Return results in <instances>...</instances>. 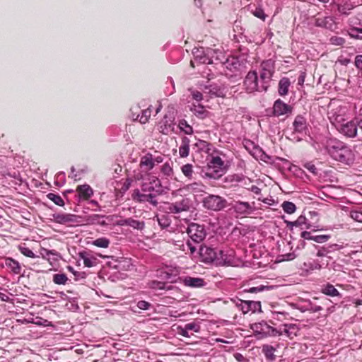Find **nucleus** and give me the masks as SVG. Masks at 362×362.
<instances>
[{"instance_id":"7c9ffc66","label":"nucleus","mask_w":362,"mask_h":362,"mask_svg":"<svg viewBox=\"0 0 362 362\" xmlns=\"http://www.w3.org/2000/svg\"><path fill=\"white\" fill-rule=\"evenodd\" d=\"M282 334H285L288 337L292 338L293 335H296V325L293 324H284L281 327Z\"/></svg>"},{"instance_id":"603ef678","label":"nucleus","mask_w":362,"mask_h":362,"mask_svg":"<svg viewBox=\"0 0 362 362\" xmlns=\"http://www.w3.org/2000/svg\"><path fill=\"white\" fill-rule=\"evenodd\" d=\"M165 283L159 281H152L149 283V286L153 289L162 290L165 289Z\"/></svg>"},{"instance_id":"864d4df0","label":"nucleus","mask_w":362,"mask_h":362,"mask_svg":"<svg viewBox=\"0 0 362 362\" xmlns=\"http://www.w3.org/2000/svg\"><path fill=\"white\" fill-rule=\"evenodd\" d=\"M270 288H271L270 286H266L260 285V286H258L250 288L247 290V292L254 293H257V292H262V291H264L265 290H269Z\"/></svg>"},{"instance_id":"c756f323","label":"nucleus","mask_w":362,"mask_h":362,"mask_svg":"<svg viewBox=\"0 0 362 362\" xmlns=\"http://www.w3.org/2000/svg\"><path fill=\"white\" fill-rule=\"evenodd\" d=\"M329 118L330 122L337 127L338 124H340L342 122H345V119L343 115L340 113H338L337 110H331L329 112Z\"/></svg>"},{"instance_id":"e2e57ef3","label":"nucleus","mask_w":362,"mask_h":362,"mask_svg":"<svg viewBox=\"0 0 362 362\" xmlns=\"http://www.w3.org/2000/svg\"><path fill=\"white\" fill-rule=\"evenodd\" d=\"M151 304L145 300H140L137 303V307L141 310H148Z\"/></svg>"},{"instance_id":"bf43d9fd","label":"nucleus","mask_w":362,"mask_h":362,"mask_svg":"<svg viewBox=\"0 0 362 362\" xmlns=\"http://www.w3.org/2000/svg\"><path fill=\"white\" fill-rule=\"evenodd\" d=\"M330 41H331L332 44L336 45H341L345 42L344 38H342L341 37H337V36L332 37L330 38Z\"/></svg>"},{"instance_id":"338daca9","label":"nucleus","mask_w":362,"mask_h":362,"mask_svg":"<svg viewBox=\"0 0 362 362\" xmlns=\"http://www.w3.org/2000/svg\"><path fill=\"white\" fill-rule=\"evenodd\" d=\"M296 257V255L294 252L286 253L282 255L283 261H289L295 259Z\"/></svg>"},{"instance_id":"c03bdc74","label":"nucleus","mask_w":362,"mask_h":362,"mask_svg":"<svg viewBox=\"0 0 362 362\" xmlns=\"http://www.w3.org/2000/svg\"><path fill=\"white\" fill-rule=\"evenodd\" d=\"M47 197L49 200L52 201L55 204L58 206H63L64 205V200L59 194L49 193Z\"/></svg>"},{"instance_id":"774afa93","label":"nucleus","mask_w":362,"mask_h":362,"mask_svg":"<svg viewBox=\"0 0 362 362\" xmlns=\"http://www.w3.org/2000/svg\"><path fill=\"white\" fill-rule=\"evenodd\" d=\"M355 65L358 69L362 70V55L356 56L355 59Z\"/></svg>"},{"instance_id":"37998d69","label":"nucleus","mask_w":362,"mask_h":362,"mask_svg":"<svg viewBox=\"0 0 362 362\" xmlns=\"http://www.w3.org/2000/svg\"><path fill=\"white\" fill-rule=\"evenodd\" d=\"M68 281V278L65 274H55L53 276V281L58 285H64Z\"/></svg>"},{"instance_id":"20e7f679","label":"nucleus","mask_w":362,"mask_h":362,"mask_svg":"<svg viewBox=\"0 0 362 362\" xmlns=\"http://www.w3.org/2000/svg\"><path fill=\"white\" fill-rule=\"evenodd\" d=\"M243 86L248 93L266 92L269 88L267 84L263 83L256 71H250L247 73Z\"/></svg>"},{"instance_id":"5701e85b","label":"nucleus","mask_w":362,"mask_h":362,"mask_svg":"<svg viewBox=\"0 0 362 362\" xmlns=\"http://www.w3.org/2000/svg\"><path fill=\"white\" fill-rule=\"evenodd\" d=\"M79 257L83 260V264L87 267H94L98 263L97 258L88 254L86 252H80Z\"/></svg>"},{"instance_id":"39448f33","label":"nucleus","mask_w":362,"mask_h":362,"mask_svg":"<svg viewBox=\"0 0 362 362\" xmlns=\"http://www.w3.org/2000/svg\"><path fill=\"white\" fill-rule=\"evenodd\" d=\"M199 255L202 258V262L209 263V262H213L214 261H219V262H223L224 264H229L230 261L227 260L226 258H224L223 256L225 255L223 254V252L222 250H218V252L210 247L204 245L201 246L199 248Z\"/></svg>"},{"instance_id":"4c0bfd02","label":"nucleus","mask_w":362,"mask_h":362,"mask_svg":"<svg viewBox=\"0 0 362 362\" xmlns=\"http://www.w3.org/2000/svg\"><path fill=\"white\" fill-rule=\"evenodd\" d=\"M296 308L299 309L301 312H305L308 310L313 313H317L322 310V308L321 306L313 305L310 301L308 302V304L306 305Z\"/></svg>"},{"instance_id":"ddd939ff","label":"nucleus","mask_w":362,"mask_h":362,"mask_svg":"<svg viewBox=\"0 0 362 362\" xmlns=\"http://www.w3.org/2000/svg\"><path fill=\"white\" fill-rule=\"evenodd\" d=\"M235 305L244 314L250 311L255 313L261 310V303L259 301L242 300L238 299L235 302Z\"/></svg>"},{"instance_id":"5fc2aeb1","label":"nucleus","mask_w":362,"mask_h":362,"mask_svg":"<svg viewBox=\"0 0 362 362\" xmlns=\"http://www.w3.org/2000/svg\"><path fill=\"white\" fill-rule=\"evenodd\" d=\"M330 238V235H314L313 240H314L316 243H322L326 241H327Z\"/></svg>"},{"instance_id":"0e129e2a","label":"nucleus","mask_w":362,"mask_h":362,"mask_svg":"<svg viewBox=\"0 0 362 362\" xmlns=\"http://www.w3.org/2000/svg\"><path fill=\"white\" fill-rule=\"evenodd\" d=\"M343 247H344V246L342 245H339V244H332V245H329L327 247L329 253L334 252L335 250H339L342 249Z\"/></svg>"},{"instance_id":"f257e3e1","label":"nucleus","mask_w":362,"mask_h":362,"mask_svg":"<svg viewBox=\"0 0 362 362\" xmlns=\"http://www.w3.org/2000/svg\"><path fill=\"white\" fill-rule=\"evenodd\" d=\"M328 151L334 160L341 163L349 165L354 160V154L351 149L339 141H331Z\"/></svg>"},{"instance_id":"09e8293b","label":"nucleus","mask_w":362,"mask_h":362,"mask_svg":"<svg viewBox=\"0 0 362 362\" xmlns=\"http://www.w3.org/2000/svg\"><path fill=\"white\" fill-rule=\"evenodd\" d=\"M349 35L354 38L362 39V28H352Z\"/></svg>"},{"instance_id":"f704fd0d","label":"nucleus","mask_w":362,"mask_h":362,"mask_svg":"<svg viewBox=\"0 0 362 362\" xmlns=\"http://www.w3.org/2000/svg\"><path fill=\"white\" fill-rule=\"evenodd\" d=\"M160 172L166 177H171L173 175V162L165 163L161 166Z\"/></svg>"},{"instance_id":"de8ad7c7","label":"nucleus","mask_w":362,"mask_h":362,"mask_svg":"<svg viewBox=\"0 0 362 362\" xmlns=\"http://www.w3.org/2000/svg\"><path fill=\"white\" fill-rule=\"evenodd\" d=\"M267 331L262 329L264 332H266L270 336H277V335H282L281 328L280 327L279 329L274 328L272 327H270L267 325H265Z\"/></svg>"},{"instance_id":"412c9836","label":"nucleus","mask_w":362,"mask_h":362,"mask_svg":"<svg viewBox=\"0 0 362 362\" xmlns=\"http://www.w3.org/2000/svg\"><path fill=\"white\" fill-rule=\"evenodd\" d=\"M182 282L185 286L193 288H199L204 286V280L199 277L185 276Z\"/></svg>"},{"instance_id":"6e6d98bb","label":"nucleus","mask_w":362,"mask_h":362,"mask_svg":"<svg viewBox=\"0 0 362 362\" xmlns=\"http://www.w3.org/2000/svg\"><path fill=\"white\" fill-rule=\"evenodd\" d=\"M350 216L356 221L362 223V212L358 211H351Z\"/></svg>"},{"instance_id":"69168bd1","label":"nucleus","mask_w":362,"mask_h":362,"mask_svg":"<svg viewBox=\"0 0 362 362\" xmlns=\"http://www.w3.org/2000/svg\"><path fill=\"white\" fill-rule=\"evenodd\" d=\"M353 119L356 129H358V128H359L362 131V115H358L354 117Z\"/></svg>"},{"instance_id":"052dcab7","label":"nucleus","mask_w":362,"mask_h":362,"mask_svg":"<svg viewBox=\"0 0 362 362\" xmlns=\"http://www.w3.org/2000/svg\"><path fill=\"white\" fill-rule=\"evenodd\" d=\"M191 94L192 98L197 102H199L203 99L202 93L198 90H192Z\"/></svg>"},{"instance_id":"1a4fd4ad","label":"nucleus","mask_w":362,"mask_h":362,"mask_svg":"<svg viewBox=\"0 0 362 362\" xmlns=\"http://www.w3.org/2000/svg\"><path fill=\"white\" fill-rule=\"evenodd\" d=\"M274 72V62L272 60L264 61L260 66L259 77L263 83L270 85Z\"/></svg>"},{"instance_id":"9d476101","label":"nucleus","mask_w":362,"mask_h":362,"mask_svg":"<svg viewBox=\"0 0 362 362\" xmlns=\"http://www.w3.org/2000/svg\"><path fill=\"white\" fill-rule=\"evenodd\" d=\"M192 206V201L189 198L182 197L175 202L168 204V210L172 214H180L183 211H187Z\"/></svg>"},{"instance_id":"f3484780","label":"nucleus","mask_w":362,"mask_h":362,"mask_svg":"<svg viewBox=\"0 0 362 362\" xmlns=\"http://www.w3.org/2000/svg\"><path fill=\"white\" fill-rule=\"evenodd\" d=\"M315 25L317 27L325 28L332 31L337 28V23L332 16L318 17L315 18Z\"/></svg>"},{"instance_id":"4be33fe9","label":"nucleus","mask_w":362,"mask_h":362,"mask_svg":"<svg viewBox=\"0 0 362 362\" xmlns=\"http://www.w3.org/2000/svg\"><path fill=\"white\" fill-rule=\"evenodd\" d=\"M76 192L81 199H88L93 194V190L88 185H78Z\"/></svg>"},{"instance_id":"bb28decb","label":"nucleus","mask_w":362,"mask_h":362,"mask_svg":"<svg viewBox=\"0 0 362 362\" xmlns=\"http://www.w3.org/2000/svg\"><path fill=\"white\" fill-rule=\"evenodd\" d=\"M291 86L289 78L286 77L282 78L279 82L278 93L281 96H284L288 94V88Z\"/></svg>"},{"instance_id":"c85d7f7f","label":"nucleus","mask_w":362,"mask_h":362,"mask_svg":"<svg viewBox=\"0 0 362 362\" xmlns=\"http://www.w3.org/2000/svg\"><path fill=\"white\" fill-rule=\"evenodd\" d=\"M132 176L136 181H144L149 177H151L149 173L141 168L140 167L133 171Z\"/></svg>"},{"instance_id":"72a5a7b5","label":"nucleus","mask_w":362,"mask_h":362,"mask_svg":"<svg viewBox=\"0 0 362 362\" xmlns=\"http://www.w3.org/2000/svg\"><path fill=\"white\" fill-rule=\"evenodd\" d=\"M322 293L332 297L341 296L337 289L335 288V287L330 284H328L325 285L324 287H322Z\"/></svg>"},{"instance_id":"f8f14e48","label":"nucleus","mask_w":362,"mask_h":362,"mask_svg":"<svg viewBox=\"0 0 362 362\" xmlns=\"http://www.w3.org/2000/svg\"><path fill=\"white\" fill-rule=\"evenodd\" d=\"M161 184L160 180L156 176H151L146 180L141 181L139 191L146 193H153L154 191L158 192L157 188H160Z\"/></svg>"},{"instance_id":"dca6fc26","label":"nucleus","mask_w":362,"mask_h":362,"mask_svg":"<svg viewBox=\"0 0 362 362\" xmlns=\"http://www.w3.org/2000/svg\"><path fill=\"white\" fill-rule=\"evenodd\" d=\"M293 107L284 103L281 100H276L273 105V114L276 117L291 114Z\"/></svg>"},{"instance_id":"cd10ccee","label":"nucleus","mask_w":362,"mask_h":362,"mask_svg":"<svg viewBox=\"0 0 362 362\" xmlns=\"http://www.w3.org/2000/svg\"><path fill=\"white\" fill-rule=\"evenodd\" d=\"M189 152V139L187 137L182 139L181 145L179 148V155L181 158H186Z\"/></svg>"},{"instance_id":"680f3d73","label":"nucleus","mask_w":362,"mask_h":362,"mask_svg":"<svg viewBox=\"0 0 362 362\" xmlns=\"http://www.w3.org/2000/svg\"><path fill=\"white\" fill-rule=\"evenodd\" d=\"M353 25H358V26H354L353 28H362V14H358V16L351 21Z\"/></svg>"},{"instance_id":"58836bf2","label":"nucleus","mask_w":362,"mask_h":362,"mask_svg":"<svg viewBox=\"0 0 362 362\" xmlns=\"http://www.w3.org/2000/svg\"><path fill=\"white\" fill-rule=\"evenodd\" d=\"M151 115V107H149L147 109L142 110L141 114L137 115L136 119H138L141 124H146L148 121Z\"/></svg>"},{"instance_id":"0eeeda50","label":"nucleus","mask_w":362,"mask_h":362,"mask_svg":"<svg viewBox=\"0 0 362 362\" xmlns=\"http://www.w3.org/2000/svg\"><path fill=\"white\" fill-rule=\"evenodd\" d=\"M131 197L132 199L136 203H149L153 206H156L158 204L156 194L154 193L143 192L139 191V189H135L133 190Z\"/></svg>"},{"instance_id":"8fccbe9b","label":"nucleus","mask_w":362,"mask_h":362,"mask_svg":"<svg viewBox=\"0 0 362 362\" xmlns=\"http://www.w3.org/2000/svg\"><path fill=\"white\" fill-rule=\"evenodd\" d=\"M185 329L187 331H193L194 332H199L200 331V325L197 322H190L185 325Z\"/></svg>"},{"instance_id":"473e14b6","label":"nucleus","mask_w":362,"mask_h":362,"mask_svg":"<svg viewBox=\"0 0 362 362\" xmlns=\"http://www.w3.org/2000/svg\"><path fill=\"white\" fill-rule=\"evenodd\" d=\"M191 111L201 119L205 118L208 115V112L204 109V107L200 105H196L194 104L191 107Z\"/></svg>"},{"instance_id":"aec40b11","label":"nucleus","mask_w":362,"mask_h":362,"mask_svg":"<svg viewBox=\"0 0 362 362\" xmlns=\"http://www.w3.org/2000/svg\"><path fill=\"white\" fill-rule=\"evenodd\" d=\"M139 167L148 173L154 168L153 163V155L146 153L141 158Z\"/></svg>"},{"instance_id":"9b49d317","label":"nucleus","mask_w":362,"mask_h":362,"mask_svg":"<svg viewBox=\"0 0 362 362\" xmlns=\"http://www.w3.org/2000/svg\"><path fill=\"white\" fill-rule=\"evenodd\" d=\"M336 129L340 134L348 138H354L357 135V129L354 119L350 121H346L345 119V122L338 124Z\"/></svg>"},{"instance_id":"13d9d810","label":"nucleus","mask_w":362,"mask_h":362,"mask_svg":"<svg viewBox=\"0 0 362 362\" xmlns=\"http://www.w3.org/2000/svg\"><path fill=\"white\" fill-rule=\"evenodd\" d=\"M305 216H300L298 218V219L293 222H288L287 223V226H301L303 223H305Z\"/></svg>"},{"instance_id":"6e6552de","label":"nucleus","mask_w":362,"mask_h":362,"mask_svg":"<svg viewBox=\"0 0 362 362\" xmlns=\"http://www.w3.org/2000/svg\"><path fill=\"white\" fill-rule=\"evenodd\" d=\"M187 233L192 240L197 243L202 242L206 236L204 226L195 223L188 225Z\"/></svg>"},{"instance_id":"49530a36","label":"nucleus","mask_w":362,"mask_h":362,"mask_svg":"<svg viewBox=\"0 0 362 362\" xmlns=\"http://www.w3.org/2000/svg\"><path fill=\"white\" fill-rule=\"evenodd\" d=\"M18 249H19L20 252L25 257H30V258H35L37 257L34 254V252L30 249L25 247V245H20L18 247Z\"/></svg>"},{"instance_id":"2eb2a0df","label":"nucleus","mask_w":362,"mask_h":362,"mask_svg":"<svg viewBox=\"0 0 362 362\" xmlns=\"http://www.w3.org/2000/svg\"><path fill=\"white\" fill-rule=\"evenodd\" d=\"M55 223L71 226L78 223V216L71 214L57 213L52 215Z\"/></svg>"},{"instance_id":"393cba45","label":"nucleus","mask_w":362,"mask_h":362,"mask_svg":"<svg viewBox=\"0 0 362 362\" xmlns=\"http://www.w3.org/2000/svg\"><path fill=\"white\" fill-rule=\"evenodd\" d=\"M121 225L130 226L134 229L141 230L144 228L145 223L144 221H140L132 218H128L124 219Z\"/></svg>"},{"instance_id":"ea45409f","label":"nucleus","mask_w":362,"mask_h":362,"mask_svg":"<svg viewBox=\"0 0 362 362\" xmlns=\"http://www.w3.org/2000/svg\"><path fill=\"white\" fill-rule=\"evenodd\" d=\"M354 7L353 4L346 1L338 5V11L342 14H348L349 11L353 9Z\"/></svg>"},{"instance_id":"4468645a","label":"nucleus","mask_w":362,"mask_h":362,"mask_svg":"<svg viewBox=\"0 0 362 362\" xmlns=\"http://www.w3.org/2000/svg\"><path fill=\"white\" fill-rule=\"evenodd\" d=\"M255 202L250 204L247 202L237 201L234 202L232 208L234 211L238 215H249L251 214L255 209Z\"/></svg>"},{"instance_id":"6ab92c4d","label":"nucleus","mask_w":362,"mask_h":362,"mask_svg":"<svg viewBox=\"0 0 362 362\" xmlns=\"http://www.w3.org/2000/svg\"><path fill=\"white\" fill-rule=\"evenodd\" d=\"M295 132L300 134H306L308 124L306 119L302 115H297L293 123Z\"/></svg>"},{"instance_id":"b1692460","label":"nucleus","mask_w":362,"mask_h":362,"mask_svg":"<svg viewBox=\"0 0 362 362\" xmlns=\"http://www.w3.org/2000/svg\"><path fill=\"white\" fill-rule=\"evenodd\" d=\"M4 265L15 274H19L21 272V267L19 262L13 258H6Z\"/></svg>"},{"instance_id":"e433bc0d","label":"nucleus","mask_w":362,"mask_h":362,"mask_svg":"<svg viewBox=\"0 0 362 362\" xmlns=\"http://www.w3.org/2000/svg\"><path fill=\"white\" fill-rule=\"evenodd\" d=\"M249 10L255 17L261 19L263 21H264L267 17V15L265 14L264 10L260 7L254 6L252 7H250Z\"/></svg>"},{"instance_id":"a18cd8bd","label":"nucleus","mask_w":362,"mask_h":362,"mask_svg":"<svg viewBox=\"0 0 362 362\" xmlns=\"http://www.w3.org/2000/svg\"><path fill=\"white\" fill-rule=\"evenodd\" d=\"M182 173L184 174L185 177H187L188 179L192 178L193 175V166L192 164H185L182 168Z\"/></svg>"},{"instance_id":"a19ab883","label":"nucleus","mask_w":362,"mask_h":362,"mask_svg":"<svg viewBox=\"0 0 362 362\" xmlns=\"http://www.w3.org/2000/svg\"><path fill=\"white\" fill-rule=\"evenodd\" d=\"M178 127L181 131L184 132L185 134H186L190 135L193 133L192 127L189 124H188L187 121L185 119H181L179 122Z\"/></svg>"},{"instance_id":"a211bd4d","label":"nucleus","mask_w":362,"mask_h":362,"mask_svg":"<svg viewBox=\"0 0 362 362\" xmlns=\"http://www.w3.org/2000/svg\"><path fill=\"white\" fill-rule=\"evenodd\" d=\"M156 275L161 280L167 281L170 283L175 282L177 279V272L168 267L158 270Z\"/></svg>"},{"instance_id":"f03ea898","label":"nucleus","mask_w":362,"mask_h":362,"mask_svg":"<svg viewBox=\"0 0 362 362\" xmlns=\"http://www.w3.org/2000/svg\"><path fill=\"white\" fill-rule=\"evenodd\" d=\"M226 173L224 161L219 156H213L202 170L203 178L218 180Z\"/></svg>"},{"instance_id":"a878e982","label":"nucleus","mask_w":362,"mask_h":362,"mask_svg":"<svg viewBox=\"0 0 362 362\" xmlns=\"http://www.w3.org/2000/svg\"><path fill=\"white\" fill-rule=\"evenodd\" d=\"M194 147L198 151L204 152L208 154L211 153V151L213 150V145L204 140H198L194 144Z\"/></svg>"},{"instance_id":"423d86ee","label":"nucleus","mask_w":362,"mask_h":362,"mask_svg":"<svg viewBox=\"0 0 362 362\" xmlns=\"http://www.w3.org/2000/svg\"><path fill=\"white\" fill-rule=\"evenodd\" d=\"M204 208L212 211H220L226 206V200L218 195L209 194L203 199Z\"/></svg>"},{"instance_id":"7ed1b4c3","label":"nucleus","mask_w":362,"mask_h":362,"mask_svg":"<svg viewBox=\"0 0 362 362\" xmlns=\"http://www.w3.org/2000/svg\"><path fill=\"white\" fill-rule=\"evenodd\" d=\"M194 60L191 61L192 66H194L195 63L203 64H209L213 63V58L215 57L216 60H219L223 63L225 59L223 54L218 49H207L205 50L204 48L196 49L193 51Z\"/></svg>"},{"instance_id":"4d7b16f0","label":"nucleus","mask_w":362,"mask_h":362,"mask_svg":"<svg viewBox=\"0 0 362 362\" xmlns=\"http://www.w3.org/2000/svg\"><path fill=\"white\" fill-rule=\"evenodd\" d=\"M303 167L307 169L310 173H313V175H317V168L315 165L311 163V162H307L303 164Z\"/></svg>"},{"instance_id":"79ce46f5","label":"nucleus","mask_w":362,"mask_h":362,"mask_svg":"<svg viewBox=\"0 0 362 362\" xmlns=\"http://www.w3.org/2000/svg\"><path fill=\"white\" fill-rule=\"evenodd\" d=\"M281 206H282V209L284 211V212H286V214H293L296 210V205L293 202H291L286 201V202H283Z\"/></svg>"},{"instance_id":"2f4dec72","label":"nucleus","mask_w":362,"mask_h":362,"mask_svg":"<svg viewBox=\"0 0 362 362\" xmlns=\"http://www.w3.org/2000/svg\"><path fill=\"white\" fill-rule=\"evenodd\" d=\"M275 351L276 349L271 345L266 344L262 346V352L269 361H273L276 359Z\"/></svg>"},{"instance_id":"3c124183","label":"nucleus","mask_w":362,"mask_h":362,"mask_svg":"<svg viewBox=\"0 0 362 362\" xmlns=\"http://www.w3.org/2000/svg\"><path fill=\"white\" fill-rule=\"evenodd\" d=\"M40 255L45 258V259H47L48 258V257L49 255H54V256H57L58 255V252L55 250H47V249H45V248H41L40 249Z\"/></svg>"},{"instance_id":"c9c22d12","label":"nucleus","mask_w":362,"mask_h":362,"mask_svg":"<svg viewBox=\"0 0 362 362\" xmlns=\"http://www.w3.org/2000/svg\"><path fill=\"white\" fill-rule=\"evenodd\" d=\"M110 240L105 237L97 238L90 242L91 245L101 248H107L110 245Z\"/></svg>"}]
</instances>
